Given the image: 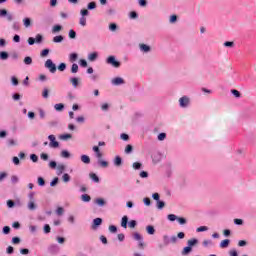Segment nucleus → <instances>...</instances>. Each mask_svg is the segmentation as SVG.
I'll return each instance as SVG.
<instances>
[{"label":"nucleus","mask_w":256,"mask_h":256,"mask_svg":"<svg viewBox=\"0 0 256 256\" xmlns=\"http://www.w3.org/2000/svg\"><path fill=\"white\" fill-rule=\"evenodd\" d=\"M129 17L130 19H137L139 17V14H137L136 11H131Z\"/></svg>","instance_id":"nucleus-55"},{"label":"nucleus","mask_w":256,"mask_h":256,"mask_svg":"<svg viewBox=\"0 0 256 256\" xmlns=\"http://www.w3.org/2000/svg\"><path fill=\"white\" fill-rule=\"evenodd\" d=\"M54 109L56 111H63V109H65V104H63V103L55 104Z\"/></svg>","instance_id":"nucleus-35"},{"label":"nucleus","mask_w":256,"mask_h":256,"mask_svg":"<svg viewBox=\"0 0 256 256\" xmlns=\"http://www.w3.org/2000/svg\"><path fill=\"white\" fill-rule=\"evenodd\" d=\"M124 152L126 153V155H129V154L133 153V145L127 144L126 147H125Z\"/></svg>","instance_id":"nucleus-27"},{"label":"nucleus","mask_w":256,"mask_h":256,"mask_svg":"<svg viewBox=\"0 0 256 256\" xmlns=\"http://www.w3.org/2000/svg\"><path fill=\"white\" fill-rule=\"evenodd\" d=\"M48 139L50 141L49 147H51L52 149H57V147H59V142L57 141V138L55 137V135L53 134L49 135Z\"/></svg>","instance_id":"nucleus-4"},{"label":"nucleus","mask_w":256,"mask_h":256,"mask_svg":"<svg viewBox=\"0 0 256 256\" xmlns=\"http://www.w3.org/2000/svg\"><path fill=\"white\" fill-rule=\"evenodd\" d=\"M64 171H65V165L59 164L58 165V175L63 174Z\"/></svg>","instance_id":"nucleus-51"},{"label":"nucleus","mask_w":256,"mask_h":256,"mask_svg":"<svg viewBox=\"0 0 256 256\" xmlns=\"http://www.w3.org/2000/svg\"><path fill=\"white\" fill-rule=\"evenodd\" d=\"M156 207H157V209H164L165 208V201H163V200H158L157 202H156Z\"/></svg>","instance_id":"nucleus-32"},{"label":"nucleus","mask_w":256,"mask_h":256,"mask_svg":"<svg viewBox=\"0 0 256 256\" xmlns=\"http://www.w3.org/2000/svg\"><path fill=\"white\" fill-rule=\"evenodd\" d=\"M28 209L29 211H35V209H37V204H35V201L28 202Z\"/></svg>","instance_id":"nucleus-24"},{"label":"nucleus","mask_w":256,"mask_h":256,"mask_svg":"<svg viewBox=\"0 0 256 256\" xmlns=\"http://www.w3.org/2000/svg\"><path fill=\"white\" fill-rule=\"evenodd\" d=\"M69 37L71 38V39H77V32H75V30H73V29H71L70 31H69Z\"/></svg>","instance_id":"nucleus-46"},{"label":"nucleus","mask_w":256,"mask_h":256,"mask_svg":"<svg viewBox=\"0 0 256 256\" xmlns=\"http://www.w3.org/2000/svg\"><path fill=\"white\" fill-rule=\"evenodd\" d=\"M24 63H25V65H32V63H33V58H31V56H26V57L24 58Z\"/></svg>","instance_id":"nucleus-41"},{"label":"nucleus","mask_w":256,"mask_h":256,"mask_svg":"<svg viewBox=\"0 0 256 256\" xmlns=\"http://www.w3.org/2000/svg\"><path fill=\"white\" fill-rule=\"evenodd\" d=\"M71 73L75 74V73H79V65H77V63H73L71 66Z\"/></svg>","instance_id":"nucleus-34"},{"label":"nucleus","mask_w":256,"mask_h":256,"mask_svg":"<svg viewBox=\"0 0 256 256\" xmlns=\"http://www.w3.org/2000/svg\"><path fill=\"white\" fill-rule=\"evenodd\" d=\"M81 199L84 203H89V201H91V196L89 194H82Z\"/></svg>","instance_id":"nucleus-29"},{"label":"nucleus","mask_w":256,"mask_h":256,"mask_svg":"<svg viewBox=\"0 0 256 256\" xmlns=\"http://www.w3.org/2000/svg\"><path fill=\"white\" fill-rule=\"evenodd\" d=\"M63 213H65V209H64L63 207H58V208L56 209V214H57L58 216L63 215Z\"/></svg>","instance_id":"nucleus-58"},{"label":"nucleus","mask_w":256,"mask_h":256,"mask_svg":"<svg viewBox=\"0 0 256 256\" xmlns=\"http://www.w3.org/2000/svg\"><path fill=\"white\" fill-rule=\"evenodd\" d=\"M79 65H80L81 67H87V60H85V59H80Z\"/></svg>","instance_id":"nucleus-63"},{"label":"nucleus","mask_w":256,"mask_h":256,"mask_svg":"<svg viewBox=\"0 0 256 256\" xmlns=\"http://www.w3.org/2000/svg\"><path fill=\"white\" fill-rule=\"evenodd\" d=\"M146 233H148V235H155V226L153 225L146 226Z\"/></svg>","instance_id":"nucleus-15"},{"label":"nucleus","mask_w":256,"mask_h":256,"mask_svg":"<svg viewBox=\"0 0 256 256\" xmlns=\"http://www.w3.org/2000/svg\"><path fill=\"white\" fill-rule=\"evenodd\" d=\"M191 251H193V248H191L190 246H186L182 250V255H189V253H191Z\"/></svg>","instance_id":"nucleus-31"},{"label":"nucleus","mask_w":256,"mask_h":256,"mask_svg":"<svg viewBox=\"0 0 256 256\" xmlns=\"http://www.w3.org/2000/svg\"><path fill=\"white\" fill-rule=\"evenodd\" d=\"M98 165L105 169V168L109 167V162L100 159V160H98Z\"/></svg>","instance_id":"nucleus-30"},{"label":"nucleus","mask_w":256,"mask_h":256,"mask_svg":"<svg viewBox=\"0 0 256 256\" xmlns=\"http://www.w3.org/2000/svg\"><path fill=\"white\" fill-rule=\"evenodd\" d=\"M79 24H80L82 27H85V25H87V18L81 16V17H80V20H79Z\"/></svg>","instance_id":"nucleus-44"},{"label":"nucleus","mask_w":256,"mask_h":256,"mask_svg":"<svg viewBox=\"0 0 256 256\" xmlns=\"http://www.w3.org/2000/svg\"><path fill=\"white\" fill-rule=\"evenodd\" d=\"M65 69H67V64L62 62L58 65V71H65Z\"/></svg>","instance_id":"nucleus-56"},{"label":"nucleus","mask_w":256,"mask_h":256,"mask_svg":"<svg viewBox=\"0 0 256 256\" xmlns=\"http://www.w3.org/2000/svg\"><path fill=\"white\" fill-rule=\"evenodd\" d=\"M140 51H142L143 53H149L151 51V46L147 45V44H140Z\"/></svg>","instance_id":"nucleus-12"},{"label":"nucleus","mask_w":256,"mask_h":256,"mask_svg":"<svg viewBox=\"0 0 256 256\" xmlns=\"http://www.w3.org/2000/svg\"><path fill=\"white\" fill-rule=\"evenodd\" d=\"M35 39V43L41 44L43 43V35L37 34Z\"/></svg>","instance_id":"nucleus-43"},{"label":"nucleus","mask_w":256,"mask_h":256,"mask_svg":"<svg viewBox=\"0 0 256 256\" xmlns=\"http://www.w3.org/2000/svg\"><path fill=\"white\" fill-rule=\"evenodd\" d=\"M117 29H118L117 24L111 23V24L109 25V30H110V31H117Z\"/></svg>","instance_id":"nucleus-60"},{"label":"nucleus","mask_w":256,"mask_h":256,"mask_svg":"<svg viewBox=\"0 0 256 256\" xmlns=\"http://www.w3.org/2000/svg\"><path fill=\"white\" fill-rule=\"evenodd\" d=\"M59 183V177H55L51 182H50V187H55Z\"/></svg>","instance_id":"nucleus-47"},{"label":"nucleus","mask_w":256,"mask_h":256,"mask_svg":"<svg viewBox=\"0 0 256 256\" xmlns=\"http://www.w3.org/2000/svg\"><path fill=\"white\" fill-rule=\"evenodd\" d=\"M197 243H199L198 239H196V238L190 239V240H188V247L193 249V247H195V245H197Z\"/></svg>","instance_id":"nucleus-17"},{"label":"nucleus","mask_w":256,"mask_h":256,"mask_svg":"<svg viewBox=\"0 0 256 256\" xmlns=\"http://www.w3.org/2000/svg\"><path fill=\"white\" fill-rule=\"evenodd\" d=\"M49 48H45L44 50L41 51L40 53V57H47V55H49Z\"/></svg>","instance_id":"nucleus-49"},{"label":"nucleus","mask_w":256,"mask_h":256,"mask_svg":"<svg viewBox=\"0 0 256 256\" xmlns=\"http://www.w3.org/2000/svg\"><path fill=\"white\" fill-rule=\"evenodd\" d=\"M88 11H93V9H97V2L92 1L87 4Z\"/></svg>","instance_id":"nucleus-19"},{"label":"nucleus","mask_w":256,"mask_h":256,"mask_svg":"<svg viewBox=\"0 0 256 256\" xmlns=\"http://www.w3.org/2000/svg\"><path fill=\"white\" fill-rule=\"evenodd\" d=\"M62 30H63V26L57 24V25L53 26L52 33H59V31H62Z\"/></svg>","instance_id":"nucleus-33"},{"label":"nucleus","mask_w":256,"mask_h":256,"mask_svg":"<svg viewBox=\"0 0 256 256\" xmlns=\"http://www.w3.org/2000/svg\"><path fill=\"white\" fill-rule=\"evenodd\" d=\"M189 103H191V100L187 97V96H182L179 99V105L180 107H182L183 109L189 107Z\"/></svg>","instance_id":"nucleus-6"},{"label":"nucleus","mask_w":256,"mask_h":256,"mask_svg":"<svg viewBox=\"0 0 256 256\" xmlns=\"http://www.w3.org/2000/svg\"><path fill=\"white\" fill-rule=\"evenodd\" d=\"M120 138L122 139V141H129V136L128 134L122 133L120 135Z\"/></svg>","instance_id":"nucleus-62"},{"label":"nucleus","mask_w":256,"mask_h":256,"mask_svg":"<svg viewBox=\"0 0 256 256\" xmlns=\"http://www.w3.org/2000/svg\"><path fill=\"white\" fill-rule=\"evenodd\" d=\"M163 242L165 245H169L170 243H172L173 245H175V243H177V236H172L169 237L168 235H164L163 236Z\"/></svg>","instance_id":"nucleus-5"},{"label":"nucleus","mask_w":256,"mask_h":256,"mask_svg":"<svg viewBox=\"0 0 256 256\" xmlns=\"http://www.w3.org/2000/svg\"><path fill=\"white\" fill-rule=\"evenodd\" d=\"M62 181L64 183H69V181H71V176L68 173H64L62 176Z\"/></svg>","instance_id":"nucleus-37"},{"label":"nucleus","mask_w":256,"mask_h":256,"mask_svg":"<svg viewBox=\"0 0 256 256\" xmlns=\"http://www.w3.org/2000/svg\"><path fill=\"white\" fill-rule=\"evenodd\" d=\"M60 139H62V141H67V139H73V135H71V134H62V135H60Z\"/></svg>","instance_id":"nucleus-38"},{"label":"nucleus","mask_w":256,"mask_h":256,"mask_svg":"<svg viewBox=\"0 0 256 256\" xmlns=\"http://www.w3.org/2000/svg\"><path fill=\"white\" fill-rule=\"evenodd\" d=\"M112 85H125V80L121 77H115L114 79H112Z\"/></svg>","instance_id":"nucleus-10"},{"label":"nucleus","mask_w":256,"mask_h":256,"mask_svg":"<svg viewBox=\"0 0 256 256\" xmlns=\"http://www.w3.org/2000/svg\"><path fill=\"white\" fill-rule=\"evenodd\" d=\"M231 93L232 95H234V97H236V99H239L241 97V92H239V90L237 89H232Z\"/></svg>","instance_id":"nucleus-42"},{"label":"nucleus","mask_w":256,"mask_h":256,"mask_svg":"<svg viewBox=\"0 0 256 256\" xmlns=\"http://www.w3.org/2000/svg\"><path fill=\"white\" fill-rule=\"evenodd\" d=\"M97 57H99V54L97 52L90 53L88 55L89 61H97Z\"/></svg>","instance_id":"nucleus-20"},{"label":"nucleus","mask_w":256,"mask_h":256,"mask_svg":"<svg viewBox=\"0 0 256 256\" xmlns=\"http://www.w3.org/2000/svg\"><path fill=\"white\" fill-rule=\"evenodd\" d=\"M90 179H92V181H94V183H99L100 179L99 176H97V174L91 172L89 174Z\"/></svg>","instance_id":"nucleus-25"},{"label":"nucleus","mask_w":256,"mask_h":256,"mask_svg":"<svg viewBox=\"0 0 256 256\" xmlns=\"http://www.w3.org/2000/svg\"><path fill=\"white\" fill-rule=\"evenodd\" d=\"M197 233H203V231H209V227L207 226H200L196 229Z\"/></svg>","instance_id":"nucleus-45"},{"label":"nucleus","mask_w":256,"mask_h":256,"mask_svg":"<svg viewBox=\"0 0 256 256\" xmlns=\"http://www.w3.org/2000/svg\"><path fill=\"white\" fill-rule=\"evenodd\" d=\"M44 67L50 71V73H57V65L53 63V60H46Z\"/></svg>","instance_id":"nucleus-3"},{"label":"nucleus","mask_w":256,"mask_h":256,"mask_svg":"<svg viewBox=\"0 0 256 256\" xmlns=\"http://www.w3.org/2000/svg\"><path fill=\"white\" fill-rule=\"evenodd\" d=\"M12 99H13L14 101H19V100L21 99V94H19V93H14V94L12 95Z\"/></svg>","instance_id":"nucleus-61"},{"label":"nucleus","mask_w":256,"mask_h":256,"mask_svg":"<svg viewBox=\"0 0 256 256\" xmlns=\"http://www.w3.org/2000/svg\"><path fill=\"white\" fill-rule=\"evenodd\" d=\"M106 63H107V65H111L115 69H119V67H121V63L119 62V60H117V58H115V56H113V55L109 56L106 59Z\"/></svg>","instance_id":"nucleus-2"},{"label":"nucleus","mask_w":256,"mask_h":256,"mask_svg":"<svg viewBox=\"0 0 256 256\" xmlns=\"http://www.w3.org/2000/svg\"><path fill=\"white\" fill-rule=\"evenodd\" d=\"M177 19H179V17L173 14L170 16L169 23H177Z\"/></svg>","instance_id":"nucleus-48"},{"label":"nucleus","mask_w":256,"mask_h":256,"mask_svg":"<svg viewBox=\"0 0 256 256\" xmlns=\"http://www.w3.org/2000/svg\"><path fill=\"white\" fill-rule=\"evenodd\" d=\"M229 255L230 256H239V253L237 252V250L232 249V250L229 251Z\"/></svg>","instance_id":"nucleus-64"},{"label":"nucleus","mask_w":256,"mask_h":256,"mask_svg":"<svg viewBox=\"0 0 256 256\" xmlns=\"http://www.w3.org/2000/svg\"><path fill=\"white\" fill-rule=\"evenodd\" d=\"M0 17H6L7 21H13V14L9 13L7 9H0Z\"/></svg>","instance_id":"nucleus-7"},{"label":"nucleus","mask_w":256,"mask_h":256,"mask_svg":"<svg viewBox=\"0 0 256 256\" xmlns=\"http://www.w3.org/2000/svg\"><path fill=\"white\" fill-rule=\"evenodd\" d=\"M133 169H135L136 171H139V169H141L143 167V164L141 162H134L132 164Z\"/></svg>","instance_id":"nucleus-36"},{"label":"nucleus","mask_w":256,"mask_h":256,"mask_svg":"<svg viewBox=\"0 0 256 256\" xmlns=\"http://www.w3.org/2000/svg\"><path fill=\"white\" fill-rule=\"evenodd\" d=\"M77 59H79V54L74 52L69 55V61L71 63H74V61H77Z\"/></svg>","instance_id":"nucleus-21"},{"label":"nucleus","mask_w":256,"mask_h":256,"mask_svg":"<svg viewBox=\"0 0 256 256\" xmlns=\"http://www.w3.org/2000/svg\"><path fill=\"white\" fill-rule=\"evenodd\" d=\"M70 83H72L73 87L77 88L79 86V78L77 77L70 78Z\"/></svg>","instance_id":"nucleus-26"},{"label":"nucleus","mask_w":256,"mask_h":256,"mask_svg":"<svg viewBox=\"0 0 256 256\" xmlns=\"http://www.w3.org/2000/svg\"><path fill=\"white\" fill-rule=\"evenodd\" d=\"M38 185L40 187H45V179L43 177H38Z\"/></svg>","instance_id":"nucleus-54"},{"label":"nucleus","mask_w":256,"mask_h":256,"mask_svg":"<svg viewBox=\"0 0 256 256\" xmlns=\"http://www.w3.org/2000/svg\"><path fill=\"white\" fill-rule=\"evenodd\" d=\"M133 239L135 241H141L143 239V236H141V234H139L138 232H134L133 233Z\"/></svg>","instance_id":"nucleus-40"},{"label":"nucleus","mask_w":256,"mask_h":256,"mask_svg":"<svg viewBox=\"0 0 256 256\" xmlns=\"http://www.w3.org/2000/svg\"><path fill=\"white\" fill-rule=\"evenodd\" d=\"M30 159L33 163H37V161H39V156H37V154H31Z\"/></svg>","instance_id":"nucleus-53"},{"label":"nucleus","mask_w":256,"mask_h":256,"mask_svg":"<svg viewBox=\"0 0 256 256\" xmlns=\"http://www.w3.org/2000/svg\"><path fill=\"white\" fill-rule=\"evenodd\" d=\"M80 159L82 163H85V165H89V163H91V158L85 154L81 155Z\"/></svg>","instance_id":"nucleus-14"},{"label":"nucleus","mask_w":256,"mask_h":256,"mask_svg":"<svg viewBox=\"0 0 256 256\" xmlns=\"http://www.w3.org/2000/svg\"><path fill=\"white\" fill-rule=\"evenodd\" d=\"M60 155L63 159H69L71 157V153L67 150H62Z\"/></svg>","instance_id":"nucleus-28"},{"label":"nucleus","mask_w":256,"mask_h":256,"mask_svg":"<svg viewBox=\"0 0 256 256\" xmlns=\"http://www.w3.org/2000/svg\"><path fill=\"white\" fill-rule=\"evenodd\" d=\"M23 25L26 28L31 27V25H32L31 18H29V17L24 18L23 19Z\"/></svg>","instance_id":"nucleus-22"},{"label":"nucleus","mask_w":256,"mask_h":256,"mask_svg":"<svg viewBox=\"0 0 256 256\" xmlns=\"http://www.w3.org/2000/svg\"><path fill=\"white\" fill-rule=\"evenodd\" d=\"M48 252L51 253V255H57V253H59V245L51 244L48 247Z\"/></svg>","instance_id":"nucleus-8"},{"label":"nucleus","mask_w":256,"mask_h":256,"mask_svg":"<svg viewBox=\"0 0 256 256\" xmlns=\"http://www.w3.org/2000/svg\"><path fill=\"white\" fill-rule=\"evenodd\" d=\"M44 233L47 235L51 233V226L49 224L44 225Z\"/></svg>","instance_id":"nucleus-57"},{"label":"nucleus","mask_w":256,"mask_h":256,"mask_svg":"<svg viewBox=\"0 0 256 256\" xmlns=\"http://www.w3.org/2000/svg\"><path fill=\"white\" fill-rule=\"evenodd\" d=\"M179 225H187V219L185 217H178L177 220Z\"/></svg>","instance_id":"nucleus-39"},{"label":"nucleus","mask_w":256,"mask_h":256,"mask_svg":"<svg viewBox=\"0 0 256 256\" xmlns=\"http://www.w3.org/2000/svg\"><path fill=\"white\" fill-rule=\"evenodd\" d=\"M95 203H97L99 207H105V205H107V202L103 198H96Z\"/></svg>","instance_id":"nucleus-16"},{"label":"nucleus","mask_w":256,"mask_h":256,"mask_svg":"<svg viewBox=\"0 0 256 256\" xmlns=\"http://www.w3.org/2000/svg\"><path fill=\"white\" fill-rule=\"evenodd\" d=\"M127 225L128 227H130V229H135L137 227V221L136 220L129 221V217L125 215L121 219V227H123V229H127Z\"/></svg>","instance_id":"nucleus-1"},{"label":"nucleus","mask_w":256,"mask_h":256,"mask_svg":"<svg viewBox=\"0 0 256 256\" xmlns=\"http://www.w3.org/2000/svg\"><path fill=\"white\" fill-rule=\"evenodd\" d=\"M80 15H81V17H87V15H89V10L88 9H82L80 11Z\"/></svg>","instance_id":"nucleus-59"},{"label":"nucleus","mask_w":256,"mask_h":256,"mask_svg":"<svg viewBox=\"0 0 256 256\" xmlns=\"http://www.w3.org/2000/svg\"><path fill=\"white\" fill-rule=\"evenodd\" d=\"M113 164L115 167H121V165H123V158H121V156H116L113 160Z\"/></svg>","instance_id":"nucleus-11"},{"label":"nucleus","mask_w":256,"mask_h":256,"mask_svg":"<svg viewBox=\"0 0 256 256\" xmlns=\"http://www.w3.org/2000/svg\"><path fill=\"white\" fill-rule=\"evenodd\" d=\"M103 224V219L102 218H95L92 222V226L91 229L95 230L98 227H100V225Z\"/></svg>","instance_id":"nucleus-9"},{"label":"nucleus","mask_w":256,"mask_h":256,"mask_svg":"<svg viewBox=\"0 0 256 256\" xmlns=\"http://www.w3.org/2000/svg\"><path fill=\"white\" fill-rule=\"evenodd\" d=\"M230 243H231V240H229V239L222 240L220 243L221 249H227V247H229Z\"/></svg>","instance_id":"nucleus-13"},{"label":"nucleus","mask_w":256,"mask_h":256,"mask_svg":"<svg viewBox=\"0 0 256 256\" xmlns=\"http://www.w3.org/2000/svg\"><path fill=\"white\" fill-rule=\"evenodd\" d=\"M65 39V37H63V35H58V36H55L53 38V43H63V40Z\"/></svg>","instance_id":"nucleus-23"},{"label":"nucleus","mask_w":256,"mask_h":256,"mask_svg":"<svg viewBox=\"0 0 256 256\" xmlns=\"http://www.w3.org/2000/svg\"><path fill=\"white\" fill-rule=\"evenodd\" d=\"M0 59L1 61H7V59H9V53L7 51H1Z\"/></svg>","instance_id":"nucleus-18"},{"label":"nucleus","mask_w":256,"mask_h":256,"mask_svg":"<svg viewBox=\"0 0 256 256\" xmlns=\"http://www.w3.org/2000/svg\"><path fill=\"white\" fill-rule=\"evenodd\" d=\"M178 216L175 214H169L167 216L168 221H177Z\"/></svg>","instance_id":"nucleus-52"},{"label":"nucleus","mask_w":256,"mask_h":256,"mask_svg":"<svg viewBox=\"0 0 256 256\" xmlns=\"http://www.w3.org/2000/svg\"><path fill=\"white\" fill-rule=\"evenodd\" d=\"M143 203H144V205H146V207H150L151 206V198L145 197L143 199Z\"/></svg>","instance_id":"nucleus-50"}]
</instances>
